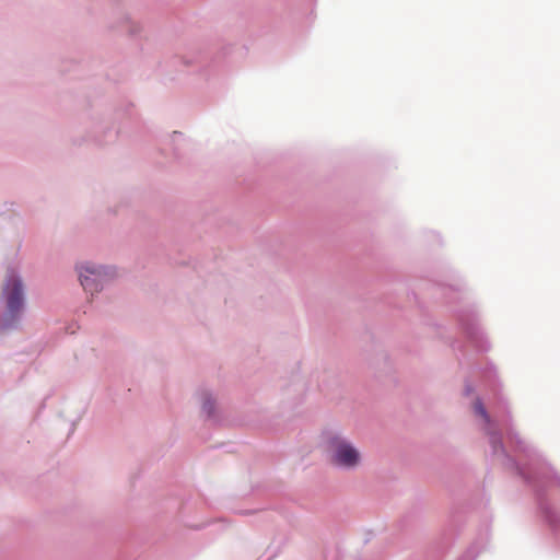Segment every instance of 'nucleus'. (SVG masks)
I'll return each instance as SVG.
<instances>
[{"mask_svg": "<svg viewBox=\"0 0 560 560\" xmlns=\"http://www.w3.org/2000/svg\"><path fill=\"white\" fill-rule=\"evenodd\" d=\"M2 296L7 302V318L0 319V329L8 327V319H15L23 307V287L14 272H10L2 288Z\"/></svg>", "mask_w": 560, "mask_h": 560, "instance_id": "1", "label": "nucleus"}, {"mask_svg": "<svg viewBox=\"0 0 560 560\" xmlns=\"http://www.w3.org/2000/svg\"><path fill=\"white\" fill-rule=\"evenodd\" d=\"M328 452L331 462L338 466L352 468L360 462L358 450L339 436H334L329 440Z\"/></svg>", "mask_w": 560, "mask_h": 560, "instance_id": "2", "label": "nucleus"}, {"mask_svg": "<svg viewBox=\"0 0 560 560\" xmlns=\"http://www.w3.org/2000/svg\"><path fill=\"white\" fill-rule=\"evenodd\" d=\"M203 409L207 411V413H211V409H212V402L210 401V399H207L205 402H203Z\"/></svg>", "mask_w": 560, "mask_h": 560, "instance_id": "5", "label": "nucleus"}, {"mask_svg": "<svg viewBox=\"0 0 560 560\" xmlns=\"http://www.w3.org/2000/svg\"><path fill=\"white\" fill-rule=\"evenodd\" d=\"M104 271L91 264H84L79 267V278L83 289L88 292H97L102 288Z\"/></svg>", "mask_w": 560, "mask_h": 560, "instance_id": "3", "label": "nucleus"}, {"mask_svg": "<svg viewBox=\"0 0 560 560\" xmlns=\"http://www.w3.org/2000/svg\"><path fill=\"white\" fill-rule=\"evenodd\" d=\"M475 411H476L477 415L482 417L486 421L489 420L488 413H487L485 407L482 406V404L479 400L476 401V404H475Z\"/></svg>", "mask_w": 560, "mask_h": 560, "instance_id": "4", "label": "nucleus"}]
</instances>
